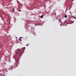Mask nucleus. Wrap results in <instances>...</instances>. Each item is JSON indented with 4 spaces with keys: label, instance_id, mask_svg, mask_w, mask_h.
<instances>
[{
    "label": "nucleus",
    "instance_id": "nucleus-1",
    "mask_svg": "<svg viewBox=\"0 0 76 76\" xmlns=\"http://www.w3.org/2000/svg\"><path fill=\"white\" fill-rule=\"evenodd\" d=\"M25 48H26L25 47H24L22 48V50L20 49L18 50L17 52L16 53V54H18V56H17V57H20L22 56V55L23 54V52L25 51Z\"/></svg>",
    "mask_w": 76,
    "mask_h": 76
},
{
    "label": "nucleus",
    "instance_id": "nucleus-2",
    "mask_svg": "<svg viewBox=\"0 0 76 76\" xmlns=\"http://www.w3.org/2000/svg\"><path fill=\"white\" fill-rule=\"evenodd\" d=\"M22 38V37H21L19 38V40L20 41H22V39H21V38Z\"/></svg>",
    "mask_w": 76,
    "mask_h": 76
},
{
    "label": "nucleus",
    "instance_id": "nucleus-3",
    "mask_svg": "<svg viewBox=\"0 0 76 76\" xmlns=\"http://www.w3.org/2000/svg\"><path fill=\"white\" fill-rule=\"evenodd\" d=\"M19 58H16V59H17V60H19Z\"/></svg>",
    "mask_w": 76,
    "mask_h": 76
},
{
    "label": "nucleus",
    "instance_id": "nucleus-4",
    "mask_svg": "<svg viewBox=\"0 0 76 76\" xmlns=\"http://www.w3.org/2000/svg\"><path fill=\"white\" fill-rule=\"evenodd\" d=\"M12 12H15V10H14V9L13 8L12 9Z\"/></svg>",
    "mask_w": 76,
    "mask_h": 76
},
{
    "label": "nucleus",
    "instance_id": "nucleus-5",
    "mask_svg": "<svg viewBox=\"0 0 76 76\" xmlns=\"http://www.w3.org/2000/svg\"><path fill=\"white\" fill-rule=\"evenodd\" d=\"M15 65L16 66H18V64H15Z\"/></svg>",
    "mask_w": 76,
    "mask_h": 76
},
{
    "label": "nucleus",
    "instance_id": "nucleus-6",
    "mask_svg": "<svg viewBox=\"0 0 76 76\" xmlns=\"http://www.w3.org/2000/svg\"><path fill=\"white\" fill-rule=\"evenodd\" d=\"M64 17L65 18H67V15H65Z\"/></svg>",
    "mask_w": 76,
    "mask_h": 76
},
{
    "label": "nucleus",
    "instance_id": "nucleus-7",
    "mask_svg": "<svg viewBox=\"0 0 76 76\" xmlns=\"http://www.w3.org/2000/svg\"><path fill=\"white\" fill-rule=\"evenodd\" d=\"M40 17L41 18H43V15H42Z\"/></svg>",
    "mask_w": 76,
    "mask_h": 76
},
{
    "label": "nucleus",
    "instance_id": "nucleus-8",
    "mask_svg": "<svg viewBox=\"0 0 76 76\" xmlns=\"http://www.w3.org/2000/svg\"><path fill=\"white\" fill-rule=\"evenodd\" d=\"M60 25H61V26H62V24H61Z\"/></svg>",
    "mask_w": 76,
    "mask_h": 76
},
{
    "label": "nucleus",
    "instance_id": "nucleus-9",
    "mask_svg": "<svg viewBox=\"0 0 76 76\" xmlns=\"http://www.w3.org/2000/svg\"><path fill=\"white\" fill-rule=\"evenodd\" d=\"M29 45V44H28V45Z\"/></svg>",
    "mask_w": 76,
    "mask_h": 76
},
{
    "label": "nucleus",
    "instance_id": "nucleus-10",
    "mask_svg": "<svg viewBox=\"0 0 76 76\" xmlns=\"http://www.w3.org/2000/svg\"><path fill=\"white\" fill-rule=\"evenodd\" d=\"M26 46H27V47H28V45H26Z\"/></svg>",
    "mask_w": 76,
    "mask_h": 76
},
{
    "label": "nucleus",
    "instance_id": "nucleus-11",
    "mask_svg": "<svg viewBox=\"0 0 76 76\" xmlns=\"http://www.w3.org/2000/svg\"><path fill=\"white\" fill-rule=\"evenodd\" d=\"M5 70H6V69H5L4 71H5Z\"/></svg>",
    "mask_w": 76,
    "mask_h": 76
},
{
    "label": "nucleus",
    "instance_id": "nucleus-12",
    "mask_svg": "<svg viewBox=\"0 0 76 76\" xmlns=\"http://www.w3.org/2000/svg\"><path fill=\"white\" fill-rule=\"evenodd\" d=\"M55 13V14H56V13Z\"/></svg>",
    "mask_w": 76,
    "mask_h": 76
},
{
    "label": "nucleus",
    "instance_id": "nucleus-13",
    "mask_svg": "<svg viewBox=\"0 0 76 76\" xmlns=\"http://www.w3.org/2000/svg\"><path fill=\"white\" fill-rule=\"evenodd\" d=\"M15 60H16V59H15Z\"/></svg>",
    "mask_w": 76,
    "mask_h": 76
}]
</instances>
